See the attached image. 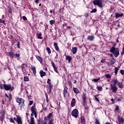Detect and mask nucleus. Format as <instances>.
Segmentation results:
<instances>
[{
	"instance_id": "obj_45",
	"label": "nucleus",
	"mask_w": 124,
	"mask_h": 124,
	"mask_svg": "<svg viewBox=\"0 0 124 124\" xmlns=\"http://www.w3.org/2000/svg\"><path fill=\"white\" fill-rule=\"evenodd\" d=\"M120 73L121 74H122V75H124V70H120Z\"/></svg>"
},
{
	"instance_id": "obj_58",
	"label": "nucleus",
	"mask_w": 124,
	"mask_h": 124,
	"mask_svg": "<svg viewBox=\"0 0 124 124\" xmlns=\"http://www.w3.org/2000/svg\"><path fill=\"white\" fill-rule=\"evenodd\" d=\"M43 124H47V120H46V122H45Z\"/></svg>"
},
{
	"instance_id": "obj_54",
	"label": "nucleus",
	"mask_w": 124,
	"mask_h": 124,
	"mask_svg": "<svg viewBox=\"0 0 124 124\" xmlns=\"http://www.w3.org/2000/svg\"><path fill=\"white\" fill-rule=\"evenodd\" d=\"M34 116H35V118H37V114H36V112H35L33 113Z\"/></svg>"
},
{
	"instance_id": "obj_4",
	"label": "nucleus",
	"mask_w": 124,
	"mask_h": 124,
	"mask_svg": "<svg viewBox=\"0 0 124 124\" xmlns=\"http://www.w3.org/2000/svg\"><path fill=\"white\" fill-rule=\"evenodd\" d=\"M16 100L17 103L19 104V105L20 104H22V106H25V100L21 98H19V97H16Z\"/></svg>"
},
{
	"instance_id": "obj_23",
	"label": "nucleus",
	"mask_w": 124,
	"mask_h": 124,
	"mask_svg": "<svg viewBox=\"0 0 124 124\" xmlns=\"http://www.w3.org/2000/svg\"><path fill=\"white\" fill-rule=\"evenodd\" d=\"M73 91H74V93H76V94H77V93H80V92L79 91V90H78V88H74Z\"/></svg>"
},
{
	"instance_id": "obj_57",
	"label": "nucleus",
	"mask_w": 124,
	"mask_h": 124,
	"mask_svg": "<svg viewBox=\"0 0 124 124\" xmlns=\"http://www.w3.org/2000/svg\"><path fill=\"white\" fill-rule=\"evenodd\" d=\"M85 17H88L89 16V14H86L85 15Z\"/></svg>"
},
{
	"instance_id": "obj_5",
	"label": "nucleus",
	"mask_w": 124,
	"mask_h": 124,
	"mask_svg": "<svg viewBox=\"0 0 124 124\" xmlns=\"http://www.w3.org/2000/svg\"><path fill=\"white\" fill-rule=\"evenodd\" d=\"M72 116L74 117L75 118H78V115H79V112H78V110L77 109H74L71 113Z\"/></svg>"
},
{
	"instance_id": "obj_12",
	"label": "nucleus",
	"mask_w": 124,
	"mask_h": 124,
	"mask_svg": "<svg viewBox=\"0 0 124 124\" xmlns=\"http://www.w3.org/2000/svg\"><path fill=\"white\" fill-rule=\"evenodd\" d=\"M5 115V112L4 111H3L1 113V115L0 116V121L1 122H2L3 120H4V115Z\"/></svg>"
},
{
	"instance_id": "obj_21",
	"label": "nucleus",
	"mask_w": 124,
	"mask_h": 124,
	"mask_svg": "<svg viewBox=\"0 0 124 124\" xmlns=\"http://www.w3.org/2000/svg\"><path fill=\"white\" fill-rule=\"evenodd\" d=\"M112 82L113 83V86H116L117 84H118L119 81H118V80L117 79H112Z\"/></svg>"
},
{
	"instance_id": "obj_26",
	"label": "nucleus",
	"mask_w": 124,
	"mask_h": 124,
	"mask_svg": "<svg viewBox=\"0 0 124 124\" xmlns=\"http://www.w3.org/2000/svg\"><path fill=\"white\" fill-rule=\"evenodd\" d=\"M82 97L83 100V102H85V101H86V98H87L86 97V94H85V93H83Z\"/></svg>"
},
{
	"instance_id": "obj_14",
	"label": "nucleus",
	"mask_w": 124,
	"mask_h": 124,
	"mask_svg": "<svg viewBox=\"0 0 124 124\" xmlns=\"http://www.w3.org/2000/svg\"><path fill=\"white\" fill-rule=\"evenodd\" d=\"M94 39V37L93 35H89L87 37V40H89L90 41H93Z\"/></svg>"
},
{
	"instance_id": "obj_19",
	"label": "nucleus",
	"mask_w": 124,
	"mask_h": 124,
	"mask_svg": "<svg viewBox=\"0 0 124 124\" xmlns=\"http://www.w3.org/2000/svg\"><path fill=\"white\" fill-rule=\"evenodd\" d=\"M36 58L38 60V61L40 62V63H42V62H43L42 58H41L40 56L36 55Z\"/></svg>"
},
{
	"instance_id": "obj_53",
	"label": "nucleus",
	"mask_w": 124,
	"mask_h": 124,
	"mask_svg": "<svg viewBox=\"0 0 124 124\" xmlns=\"http://www.w3.org/2000/svg\"><path fill=\"white\" fill-rule=\"evenodd\" d=\"M4 20H1V19H0V23H4Z\"/></svg>"
},
{
	"instance_id": "obj_37",
	"label": "nucleus",
	"mask_w": 124,
	"mask_h": 124,
	"mask_svg": "<svg viewBox=\"0 0 124 124\" xmlns=\"http://www.w3.org/2000/svg\"><path fill=\"white\" fill-rule=\"evenodd\" d=\"M9 56L10 57H14V53H13L12 52H10L8 53Z\"/></svg>"
},
{
	"instance_id": "obj_35",
	"label": "nucleus",
	"mask_w": 124,
	"mask_h": 124,
	"mask_svg": "<svg viewBox=\"0 0 124 124\" xmlns=\"http://www.w3.org/2000/svg\"><path fill=\"white\" fill-rule=\"evenodd\" d=\"M46 50L47 51V53L48 54H50L51 53V49H50V48H49L48 47H47L46 48Z\"/></svg>"
},
{
	"instance_id": "obj_36",
	"label": "nucleus",
	"mask_w": 124,
	"mask_h": 124,
	"mask_svg": "<svg viewBox=\"0 0 124 124\" xmlns=\"http://www.w3.org/2000/svg\"><path fill=\"white\" fill-rule=\"evenodd\" d=\"M97 11V10L96 9H93L91 11V13H95Z\"/></svg>"
},
{
	"instance_id": "obj_13",
	"label": "nucleus",
	"mask_w": 124,
	"mask_h": 124,
	"mask_svg": "<svg viewBox=\"0 0 124 124\" xmlns=\"http://www.w3.org/2000/svg\"><path fill=\"white\" fill-rule=\"evenodd\" d=\"M41 77L43 78L44 76H46V72L43 71V70H41L39 72Z\"/></svg>"
},
{
	"instance_id": "obj_63",
	"label": "nucleus",
	"mask_w": 124,
	"mask_h": 124,
	"mask_svg": "<svg viewBox=\"0 0 124 124\" xmlns=\"http://www.w3.org/2000/svg\"><path fill=\"white\" fill-rule=\"evenodd\" d=\"M0 89H2V86L1 85H0Z\"/></svg>"
},
{
	"instance_id": "obj_51",
	"label": "nucleus",
	"mask_w": 124,
	"mask_h": 124,
	"mask_svg": "<svg viewBox=\"0 0 124 124\" xmlns=\"http://www.w3.org/2000/svg\"><path fill=\"white\" fill-rule=\"evenodd\" d=\"M32 103H33V101H30L29 103L30 105H32Z\"/></svg>"
},
{
	"instance_id": "obj_17",
	"label": "nucleus",
	"mask_w": 124,
	"mask_h": 124,
	"mask_svg": "<svg viewBox=\"0 0 124 124\" xmlns=\"http://www.w3.org/2000/svg\"><path fill=\"white\" fill-rule=\"evenodd\" d=\"M31 69L32 71L33 74L35 75V74H36V70L35 67L31 66Z\"/></svg>"
},
{
	"instance_id": "obj_43",
	"label": "nucleus",
	"mask_w": 124,
	"mask_h": 124,
	"mask_svg": "<svg viewBox=\"0 0 124 124\" xmlns=\"http://www.w3.org/2000/svg\"><path fill=\"white\" fill-rule=\"evenodd\" d=\"M95 124H100L99 123V121H98V119H95Z\"/></svg>"
},
{
	"instance_id": "obj_7",
	"label": "nucleus",
	"mask_w": 124,
	"mask_h": 124,
	"mask_svg": "<svg viewBox=\"0 0 124 124\" xmlns=\"http://www.w3.org/2000/svg\"><path fill=\"white\" fill-rule=\"evenodd\" d=\"M67 90H68V88L66 87V86H65L63 90V96L64 98H66V96H67V94H68V92H67Z\"/></svg>"
},
{
	"instance_id": "obj_6",
	"label": "nucleus",
	"mask_w": 124,
	"mask_h": 124,
	"mask_svg": "<svg viewBox=\"0 0 124 124\" xmlns=\"http://www.w3.org/2000/svg\"><path fill=\"white\" fill-rule=\"evenodd\" d=\"M14 120L16 121L18 124H23V123L22 122V119L19 115L16 116V117H14Z\"/></svg>"
},
{
	"instance_id": "obj_42",
	"label": "nucleus",
	"mask_w": 124,
	"mask_h": 124,
	"mask_svg": "<svg viewBox=\"0 0 124 124\" xmlns=\"http://www.w3.org/2000/svg\"><path fill=\"white\" fill-rule=\"evenodd\" d=\"M99 78H95L93 79V81L94 82H98V81H99Z\"/></svg>"
},
{
	"instance_id": "obj_60",
	"label": "nucleus",
	"mask_w": 124,
	"mask_h": 124,
	"mask_svg": "<svg viewBox=\"0 0 124 124\" xmlns=\"http://www.w3.org/2000/svg\"><path fill=\"white\" fill-rule=\"evenodd\" d=\"M55 59H58V54H56V56L55 57Z\"/></svg>"
},
{
	"instance_id": "obj_9",
	"label": "nucleus",
	"mask_w": 124,
	"mask_h": 124,
	"mask_svg": "<svg viewBox=\"0 0 124 124\" xmlns=\"http://www.w3.org/2000/svg\"><path fill=\"white\" fill-rule=\"evenodd\" d=\"M124 118L120 117V116H119L118 117H117V123L118 124H122V123H124Z\"/></svg>"
},
{
	"instance_id": "obj_39",
	"label": "nucleus",
	"mask_w": 124,
	"mask_h": 124,
	"mask_svg": "<svg viewBox=\"0 0 124 124\" xmlns=\"http://www.w3.org/2000/svg\"><path fill=\"white\" fill-rule=\"evenodd\" d=\"M111 63H112V64H115V63L116 62V61L115 60V59H111Z\"/></svg>"
},
{
	"instance_id": "obj_11",
	"label": "nucleus",
	"mask_w": 124,
	"mask_h": 124,
	"mask_svg": "<svg viewBox=\"0 0 124 124\" xmlns=\"http://www.w3.org/2000/svg\"><path fill=\"white\" fill-rule=\"evenodd\" d=\"M110 88L113 92V93H116L118 91V88L116 87V85H113L112 84L110 85Z\"/></svg>"
},
{
	"instance_id": "obj_38",
	"label": "nucleus",
	"mask_w": 124,
	"mask_h": 124,
	"mask_svg": "<svg viewBox=\"0 0 124 124\" xmlns=\"http://www.w3.org/2000/svg\"><path fill=\"white\" fill-rule=\"evenodd\" d=\"M106 77L108 78V79H111V75H109V74H106Z\"/></svg>"
},
{
	"instance_id": "obj_59",
	"label": "nucleus",
	"mask_w": 124,
	"mask_h": 124,
	"mask_svg": "<svg viewBox=\"0 0 124 124\" xmlns=\"http://www.w3.org/2000/svg\"><path fill=\"white\" fill-rule=\"evenodd\" d=\"M4 102H5V101H4V100H2L1 103H2L3 104H4Z\"/></svg>"
},
{
	"instance_id": "obj_30",
	"label": "nucleus",
	"mask_w": 124,
	"mask_h": 124,
	"mask_svg": "<svg viewBox=\"0 0 124 124\" xmlns=\"http://www.w3.org/2000/svg\"><path fill=\"white\" fill-rule=\"evenodd\" d=\"M52 88H53V85H52V84H50V85H49V93H50L51 92H52Z\"/></svg>"
},
{
	"instance_id": "obj_62",
	"label": "nucleus",
	"mask_w": 124,
	"mask_h": 124,
	"mask_svg": "<svg viewBox=\"0 0 124 124\" xmlns=\"http://www.w3.org/2000/svg\"><path fill=\"white\" fill-rule=\"evenodd\" d=\"M111 101H112V102H114V99L113 98L111 99Z\"/></svg>"
},
{
	"instance_id": "obj_15",
	"label": "nucleus",
	"mask_w": 124,
	"mask_h": 124,
	"mask_svg": "<svg viewBox=\"0 0 124 124\" xmlns=\"http://www.w3.org/2000/svg\"><path fill=\"white\" fill-rule=\"evenodd\" d=\"M76 103V100L75 99H73L71 103L72 107H74L75 106V104Z\"/></svg>"
},
{
	"instance_id": "obj_56",
	"label": "nucleus",
	"mask_w": 124,
	"mask_h": 124,
	"mask_svg": "<svg viewBox=\"0 0 124 124\" xmlns=\"http://www.w3.org/2000/svg\"><path fill=\"white\" fill-rule=\"evenodd\" d=\"M39 1V0H35V2L36 3H38V2Z\"/></svg>"
},
{
	"instance_id": "obj_27",
	"label": "nucleus",
	"mask_w": 124,
	"mask_h": 124,
	"mask_svg": "<svg viewBox=\"0 0 124 124\" xmlns=\"http://www.w3.org/2000/svg\"><path fill=\"white\" fill-rule=\"evenodd\" d=\"M66 60H67V61H68L69 62H70V61L72 60L71 57L70 56H66Z\"/></svg>"
},
{
	"instance_id": "obj_20",
	"label": "nucleus",
	"mask_w": 124,
	"mask_h": 124,
	"mask_svg": "<svg viewBox=\"0 0 124 124\" xmlns=\"http://www.w3.org/2000/svg\"><path fill=\"white\" fill-rule=\"evenodd\" d=\"M29 124H34V118L32 116L31 117L30 122Z\"/></svg>"
},
{
	"instance_id": "obj_31",
	"label": "nucleus",
	"mask_w": 124,
	"mask_h": 124,
	"mask_svg": "<svg viewBox=\"0 0 124 124\" xmlns=\"http://www.w3.org/2000/svg\"><path fill=\"white\" fill-rule=\"evenodd\" d=\"M5 96H6V97H7V98L9 99V101H10V100H11V95L9 94L8 95H7V93H6Z\"/></svg>"
},
{
	"instance_id": "obj_52",
	"label": "nucleus",
	"mask_w": 124,
	"mask_h": 124,
	"mask_svg": "<svg viewBox=\"0 0 124 124\" xmlns=\"http://www.w3.org/2000/svg\"><path fill=\"white\" fill-rule=\"evenodd\" d=\"M16 58H19L20 57V54H16Z\"/></svg>"
},
{
	"instance_id": "obj_47",
	"label": "nucleus",
	"mask_w": 124,
	"mask_h": 124,
	"mask_svg": "<svg viewBox=\"0 0 124 124\" xmlns=\"http://www.w3.org/2000/svg\"><path fill=\"white\" fill-rule=\"evenodd\" d=\"M17 48H20V42H18L17 44Z\"/></svg>"
},
{
	"instance_id": "obj_28",
	"label": "nucleus",
	"mask_w": 124,
	"mask_h": 124,
	"mask_svg": "<svg viewBox=\"0 0 124 124\" xmlns=\"http://www.w3.org/2000/svg\"><path fill=\"white\" fill-rule=\"evenodd\" d=\"M37 35L39 39H42V37H41V36L42 35V34H41V33H37Z\"/></svg>"
},
{
	"instance_id": "obj_2",
	"label": "nucleus",
	"mask_w": 124,
	"mask_h": 124,
	"mask_svg": "<svg viewBox=\"0 0 124 124\" xmlns=\"http://www.w3.org/2000/svg\"><path fill=\"white\" fill-rule=\"evenodd\" d=\"M109 51L111 52L112 54H113L115 58H117V57L120 55V52L119 51V49L115 47H112Z\"/></svg>"
},
{
	"instance_id": "obj_10",
	"label": "nucleus",
	"mask_w": 124,
	"mask_h": 124,
	"mask_svg": "<svg viewBox=\"0 0 124 124\" xmlns=\"http://www.w3.org/2000/svg\"><path fill=\"white\" fill-rule=\"evenodd\" d=\"M51 65L53 66L54 71L56 73H59V71H58V68L57 67V66H56V65L55 64V63H54L53 62H51Z\"/></svg>"
},
{
	"instance_id": "obj_1",
	"label": "nucleus",
	"mask_w": 124,
	"mask_h": 124,
	"mask_svg": "<svg viewBox=\"0 0 124 124\" xmlns=\"http://www.w3.org/2000/svg\"><path fill=\"white\" fill-rule=\"evenodd\" d=\"M104 0H94L93 2L94 5H97L100 8H102L104 6Z\"/></svg>"
},
{
	"instance_id": "obj_18",
	"label": "nucleus",
	"mask_w": 124,
	"mask_h": 124,
	"mask_svg": "<svg viewBox=\"0 0 124 124\" xmlns=\"http://www.w3.org/2000/svg\"><path fill=\"white\" fill-rule=\"evenodd\" d=\"M117 85L120 89H124V84H123V83L119 82Z\"/></svg>"
},
{
	"instance_id": "obj_25",
	"label": "nucleus",
	"mask_w": 124,
	"mask_h": 124,
	"mask_svg": "<svg viewBox=\"0 0 124 124\" xmlns=\"http://www.w3.org/2000/svg\"><path fill=\"white\" fill-rule=\"evenodd\" d=\"M73 53L75 54L76 53H77V47H75L72 48Z\"/></svg>"
},
{
	"instance_id": "obj_8",
	"label": "nucleus",
	"mask_w": 124,
	"mask_h": 124,
	"mask_svg": "<svg viewBox=\"0 0 124 124\" xmlns=\"http://www.w3.org/2000/svg\"><path fill=\"white\" fill-rule=\"evenodd\" d=\"M46 121H54V120L53 119V113H49L48 115L46 117Z\"/></svg>"
},
{
	"instance_id": "obj_16",
	"label": "nucleus",
	"mask_w": 124,
	"mask_h": 124,
	"mask_svg": "<svg viewBox=\"0 0 124 124\" xmlns=\"http://www.w3.org/2000/svg\"><path fill=\"white\" fill-rule=\"evenodd\" d=\"M31 111L32 113H36V108H35V106H33L31 108Z\"/></svg>"
},
{
	"instance_id": "obj_22",
	"label": "nucleus",
	"mask_w": 124,
	"mask_h": 124,
	"mask_svg": "<svg viewBox=\"0 0 124 124\" xmlns=\"http://www.w3.org/2000/svg\"><path fill=\"white\" fill-rule=\"evenodd\" d=\"M124 15L123 14H119V13H116L115 14V17L116 18H120V17H123Z\"/></svg>"
},
{
	"instance_id": "obj_41",
	"label": "nucleus",
	"mask_w": 124,
	"mask_h": 124,
	"mask_svg": "<svg viewBox=\"0 0 124 124\" xmlns=\"http://www.w3.org/2000/svg\"><path fill=\"white\" fill-rule=\"evenodd\" d=\"M51 80H50L49 78L47 79V83L49 85H52V83L50 82Z\"/></svg>"
},
{
	"instance_id": "obj_55",
	"label": "nucleus",
	"mask_w": 124,
	"mask_h": 124,
	"mask_svg": "<svg viewBox=\"0 0 124 124\" xmlns=\"http://www.w3.org/2000/svg\"><path fill=\"white\" fill-rule=\"evenodd\" d=\"M101 62H102V63H103L104 62H105V60L104 59H103L101 60Z\"/></svg>"
},
{
	"instance_id": "obj_64",
	"label": "nucleus",
	"mask_w": 124,
	"mask_h": 124,
	"mask_svg": "<svg viewBox=\"0 0 124 124\" xmlns=\"http://www.w3.org/2000/svg\"><path fill=\"white\" fill-rule=\"evenodd\" d=\"M50 12L51 13H52L53 11H52V10H50Z\"/></svg>"
},
{
	"instance_id": "obj_3",
	"label": "nucleus",
	"mask_w": 124,
	"mask_h": 124,
	"mask_svg": "<svg viewBox=\"0 0 124 124\" xmlns=\"http://www.w3.org/2000/svg\"><path fill=\"white\" fill-rule=\"evenodd\" d=\"M3 87L5 91H13L14 90V87H11L10 84L7 85L4 84Z\"/></svg>"
},
{
	"instance_id": "obj_32",
	"label": "nucleus",
	"mask_w": 124,
	"mask_h": 124,
	"mask_svg": "<svg viewBox=\"0 0 124 124\" xmlns=\"http://www.w3.org/2000/svg\"><path fill=\"white\" fill-rule=\"evenodd\" d=\"M24 80L26 82H28L30 80V78H29V77H24Z\"/></svg>"
},
{
	"instance_id": "obj_50",
	"label": "nucleus",
	"mask_w": 124,
	"mask_h": 124,
	"mask_svg": "<svg viewBox=\"0 0 124 124\" xmlns=\"http://www.w3.org/2000/svg\"><path fill=\"white\" fill-rule=\"evenodd\" d=\"M119 106H117L116 107H115V111H118V110H119Z\"/></svg>"
},
{
	"instance_id": "obj_40",
	"label": "nucleus",
	"mask_w": 124,
	"mask_h": 124,
	"mask_svg": "<svg viewBox=\"0 0 124 124\" xmlns=\"http://www.w3.org/2000/svg\"><path fill=\"white\" fill-rule=\"evenodd\" d=\"M118 71H119V68H117V67H116L115 68V74H117V73H118Z\"/></svg>"
},
{
	"instance_id": "obj_34",
	"label": "nucleus",
	"mask_w": 124,
	"mask_h": 124,
	"mask_svg": "<svg viewBox=\"0 0 124 124\" xmlns=\"http://www.w3.org/2000/svg\"><path fill=\"white\" fill-rule=\"evenodd\" d=\"M96 89L99 91V92H102V87L100 86H97Z\"/></svg>"
},
{
	"instance_id": "obj_29",
	"label": "nucleus",
	"mask_w": 124,
	"mask_h": 124,
	"mask_svg": "<svg viewBox=\"0 0 124 124\" xmlns=\"http://www.w3.org/2000/svg\"><path fill=\"white\" fill-rule=\"evenodd\" d=\"M81 124H85V117H81L80 118Z\"/></svg>"
},
{
	"instance_id": "obj_46",
	"label": "nucleus",
	"mask_w": 124,
	"mask_h": 124,
	"mask_svg": "<svg viewBox=\"0 0 124 124\" xmlns=\"http://www.w3.org/2000/svg\"><path fill=\"white\" fill-rule=\"evenodd\" d=\"M49 23L51 25H54V21L53 20H51L49 21Z\"/></svg>"
},
{
	"instance_id": "obj_44",
	"label": "nucleus",
	"mask_w": 124,
	"mask_h": 124,
	"mask_svg": "<svg viewBox=\"0 0 124 124\" xmlns=\"http://www.w3.org/2000/svg\"><path fill=\"white\" fill-rule=\"evenodd\" d=\"M10 121L11 123H13V124H15L14 119L13 118H10Z\"/></svg>"
},
{
	"instance_id": "obj_61",
	"label": "nucleus",
	"mask_w": 124,
	"mask_h": 124,
	"mask_svg": "<svg viewBox=\"0 0 124 124\" xmlns=\"http://www.w3.org/2000/svg\"><path fill=\"white\" fill-rule=\"evenodd\" d=\"M105 124H111V123H110L109 122H107Z\"/></svg>"
},
{
	"instance_id": "obj_48",
	"label": "nucleus",
	"mask_w": 124,
	"mask_h": 124,
	"mask_svg": "<svg viewBox=\"0 0 124 124\" xmlns=\"http://www.w3.org/2000/svg\"><path fill=\"white\" fill-rule=\"evenodd\" d=\"M94 98L95 100H96V101H98V102H99V100L98 99V98H97V97H96V96H94Z\"/></svg>"
},
{
	"instance_id": "obj_49",
	"label": "nucleus",
	"mask_w": 124,
	"mask_h": 124,
	"mask_svg": "<svg viewBox=\"0 0 124 124\" xmlns=\"http://www.w3.org/2000/svg\"><path fill=\"white\" fill-rule=\"evenodd\" d=\"M22 19H23V20H24V21H27V17L25 16H23L22 17Z\"/></svg>"
},
{
	"instance_id": "obj_33",
	"label": "nucleus",
	"mask_w": 124,
	"mask_h": 124,
	"mask_svg": "<svg viewBox=\"0 0 124 124\" xmlns=\"http://www.w3.org/2000/svg\"><path fill=\"white\" fill-rule=\"evenodd\" d=\"M47 124H54L53 123V122H54V120H47Z\"/></svg>"
},
{
	"instance_id": "obj_24",
	"label": "nucleus",
	"mask_w": 124,
	"mask_h": 124,
	"mask_svg": "<svg viewBox=\"0 0 124 124\" xmlns=\"http://www.w3.org/2000/svg\"><path fill=\"white\" fill-rule=\"evenodd\" d=\"M54 46L56 51H59L60 50V49L59 48V46H58V44H57L56 43H54Z\"/></svg>"
}]
</instances>
